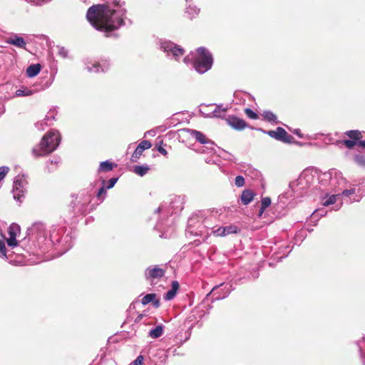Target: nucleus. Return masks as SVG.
I'll return each mask as SVG.
<instances>
[{"label":"nucleus","instance_id":"1","mask_svg":"<svg viewBox=\"0 0 365 365\" xmlns=\"http://www.w3.org/2000/svg\"><path fill=\"white\" fill-rule=\"evenodd\" d=\"M125 13V10L119 1L114 0L106 4L92 6L88 10L86 17L96 29L110 31L123 25Z\"/></svg>","mask_w":365,"mask_h":365},{"label":"nucleus","instance_id":"2","mask_svg":"<svg viewBox=\"0 0 365 365\" xmlns=\"http://www.w3.org/2000/svg\"><path fill=\"white\" fill-rule=\"evenodd\" d=\"M61 138L58 131L51 130L42 138L40 143L32 149V155L35 158L47 155L54 151L60 143Z\"/></svg>","mask_w":365,"mask_h":365},{"label":"nucleus","instance_id":"3","mask_svg":"<svg viewBox=\"0 0 365 365\" xmlns=\"http://www.w3.org/2000/svg\"><path fill=\"white\" fill-rule=\"evenodd\" d=\"M195 69L200 73H204L210 69L212 64V58L210 53L203 48H199L195 53H191Z\"/></svg>","mask_w":365,"mask_h":365},{"label":"nucleus","instance_id":"4","mask_svg":"<svg viewBox=\"0 0 365 365\" xmlns=\"http://www.w3.org/2000/svg\"><path fill=\"white\" fill-rule=\"evenodd\" d=\"M14 197L18 200H20L21 197H22L26 192V185L27 184V181L24 176H17L15 178L14 182Z\"/></svg>","mask_w":365,"mask_h":365},{"label":"nucleus","instance_id":"5","mask_svg":"<svg viewBox=\"0 0 365 365\" xmlns=\"http://www.w3.org/2000/svg\"><path fill=\"white\" fill-rule=\"evenodd\" d=\"M160 47L165 52L168 53V55L171 53L176 59L184 53L182 48L177 46L170 41L162 42Z\"/></svg>","mask_w":365,"mask_h":365},{"label":"nucleus","instance_id":"6","mask_svg":"<svg viewBox=\"0 0 365 365\" xmlns=\"http://www.w3.org/2000/svg\"><path fill=\"white\" fill-rule=\"evenodd\" d=\"M9 237L6 238L7 245L14 247L18 245L16 237L20 234V227L16 224H11L8 229Z\"/></svg>","mask_w":365,"mask_h":365},{"label":"nucleus","instance_id":"7","mask_svg":"<svg viewBox=\"0 0 365 365\" xmlns=\"http://www.w3.org/2000/svg\"><path fill=\"white\" fill-rule=\"evenodd\" d=\"M267 133L269 136L285 143H290L293 138L291 135L287 134L284 128L281 127H278L276 130H269Z\"/></svg>","mask_w":365,"mask_h":365},{"label":"nucleus","instance_id":"8","mask_svg":"<svg viewBox=\"0 0 365 365\" xmlns=\"http://www.w3.org/2000/svg\"><path fill=\"white\" fill-rule=\"evenodd\" d=\"M151 143L148 140H143L136 148L135 151L133 152L132 156H131V160L133 162L137 161V160L140 157L143 152L146 150L149 149L151 147Z\"/></svg>","mask_w":365,"mask_h":365},{"label":"nucleus","instance_id":"9","mask_svg":"<svg viewBox=\"0 0 365 365\" xmlns=\"http://www.w3.org/2000/svg\"><path fill=\"white\" fill-rule=\"evenodd\" d=\"M227 123L232 128L239 130H243L247 126V123L244 120L234 116L230 117L227 119Z\"/></svg>","mask_w":365,"mask_h":365},{"label":"nucleus","instance_id":"10","mask_svg":"<svg viewBox=\"0 0 365 365\" xmlns=\"http://www.w3.org/2000/svg\"><path fill=\"white\" fill-rule=\"evenodd\" d=\"M164 274V271L157 267H149L145 271V277L148 279L161 277Z\"/></svg>","mask_w":365,"mask_h":365},{"label":"nucleus","instance_id":"11","mask_svg":"<svg viewBox=\"0 0 365 365\" xmlns=\"http://www.w3.org/2000/svg\"><path fill=\"white\" fill-rule=\"evenodd\" d=\"M190 135H192L196 140L199 141L202 144H210V145H213V143L208 138L205 137L204 134L197 131V130H189Z\"/></svg>","mask_w":365,"mask_h":365},{"label":"nucleus","instance_id":"12","mask_svg":"<svg viewBox=\"0 0 365 365\" xmlns=\"http://www.w3.org/2000/svg\"><path fill=\"white\" fill-rule=\"evenodd\" d=\"M6 42L19 48H24L26 46L24 39L17 35L10 36L6 39Z\"/></svg>","mask_w":365,"mask_h":365},{"label":"nucleus","instance_id":"13","mask_svg":"<svg viewBox=\"0 0 365 365\" xmlns=\"http://www.w3.org/2000/svg\"><path fill=\"white\" fill-rule=\"evenodd\" d=\"M41 65L38 63L32 64L29 66L26 69V75L29 78H33L37 76L41 71Z\"/></svg>","mask_w":365,"mask_h":365},{"label":"nucleus","instance_id":"14","mask_svg":"<svg viewBox=\"0 0 365 365\" xmlns=\"http://www.w3.org/2000/svg\"><path fill=\"white\" fill-rule=\"evenodd\" d=\"M171 287V289L165 294V299L166 300H171L175 297L177 291L179 289V284L178 282L173 281L172 282Z\"/></svg>","mask_w":365,"mask_h":365},{"label":"nucleus","instance_id":"15","mask_svg":"<svg viewBox=\"0 0 365 365\" xmlns=\"http://www.w3.org/2000/svg\"><path fill=\"white\" fill-rule=\"evenodd\" d=\"M254 197V193L248 190H244L241 195V200L244 205L249 204Z\"/></svg>","mask_w":365,"mask_h":365},{"label":"nucleus","instance_id":"16","mask_svg":"<svg viewBox=\"0 0 365 365\" xmlns=\"http://www.w3.org/2000/svg\"><path fill=\"white\" fill-rule=\"evenodd\" d=\"M34 93V91L26 87H22L16 90L15 95L16 96H29Z\"/></svg>","mask_w":365,"mask_h":365},{"label":"nucleus","instance_id":"17","mask_svg":"<svg viewBox=\"0 0 365 365\" xmlns=\"http://www.w3.org/2000/svg\"><path fill=\"white\" fill-rule=\"evenodd\" d=\"M163 333V327L160 325L156 327L155 329H153L150 331L149 335L153 339H156L160 337Z\"/></svg>","mask_w":365,"mask_h":365},{"label":"nucleus","instance_id":"18","mask_svg":"<svg viewBox=\"0 0 365 365\" xmlns=\"http://www.w3.org/2000/svg\"><path fill=\"white\" fill-rule=\"evenodd\" d=\"M113 168V164L109 161H104L101 163L98 170L100 172H108Z\"/></svg>","mask_w":365,"mask_h":365},{"label":"nucleus","instance_id":"19","mask_svg":"<svg viewBox=\"0 0 365 365\" xmlns=\"http://www.w3.org/2000/svg\"><path fill=\"white\" fill-rule=\"evenodd\" d=\"M149 170V168L147 165L135 166L134 168V173L140 176H143Z\"/></svg>","mask_w":365,"mask_h":365},{"label":"nucleus","instance_id":"20","mask_svg":"<svg viewBox=\"0 0 365 365\" xmlns=\"http://www.w3.org/2000/svg\"><path fill=\"white\" fill-rule=\"evenodd\" d=\"M339 195H331V196L328 197L327 199H324L323 202V205L324 206H328L330 205H332L335 203L339 198Z\"/></svg>","mask_w":365,"mask_h":365},{"label":"nucleus","instance_id":"21","mask_svg":"<svg viewBox=\"0 0 365 365\" xmlns=\"http://www.w3.org/2000/svg\"><path fill=\"white\" fill-rule=\"evenodd\" d=\"M346 134L350 139L356 141L361 138V133L358 130H349Z\"/></svg>","mask_w":365,"mask_h":365},{"label":"nucleus","instance_id":"22","mask_svg":"<svg viewBox=\"0 0 365 365\" xmlns=\"http://www.w3.org/2000/svg\"><path fill=\"white\" fill-rule=\"evenodd\" d=\"M264 118L269 122L275 121L277 119L276 115L270 111H264L262 113Z\"/></svg>","mask_w":365,"mask_h":365},{"label":"nucleus","instance_id":"23","mask_svg":"<svg viewBox=\"0 0 365 365\" xmlns=\"http://www.w3.org/2000/svg\"><path fill=\"white\" fill-rule=\"evenodd\" d=\"M155 298V294H148L144 296L142 299V303L143 304H147L154 300Z\"/></svg>","mask_w":365,"mask_h":365},{"label":"nucleus","instance_id":"24","mask_svg":"<svg viewBox=\"0 0 365 365\" xmlns=\"http://www.w3.org/2000/svg\"><path fill=\"white\" fill-rule=\"evenodd\" d=\"M99 67H100V65L99 63H93L92 64V67L88 66L87 68H88V70L90 71V72H99L100 70H99ZM101 71H105V68H103V66H101Z\"/></svg>","mask_w":365,"mask_h":365},{"label":"nucleus","instance_id":"25","mask_svg":"<svg viewBox=\"0 0 365 365\" xmlns=\"http://www.w3.org/2000/svg\"><path fill=\"white\" fill-rule=\"evenodd\" d=\"M225 227V232H226V235H229V234H235V233H237L238 232V227L235 225H230V226H227V227Z\"/></svg>","mask_w":365,"mask_h":365},{"label":"nucleus","instance_id":"26","mask_svg":"<svg viewBox=\"0 0 365 365\" xmlns=\"http://www.w3.org/2000/svg\"><path fill=\"white\" fill-rule=\"evenodd\" d=\"M199 9L196 8L195 6L190 5L187 8V13L190 15L191 17H193L195 15L197 14Z\"/></svg>","mask_w":365,"mask_h":365},{"label":"nucleus","instance_id":"27","mask_svg":"<svg viewBox=\"0 0 365 365\" xmlns=\"http://www.w3.org/2000/svg\"><path fill=\"white\" fill-rule=\"evenodd\" d=\"M340 143H341L343 145H344L348 148H351L356 144V141L354 140H351V139L344 140L341 141Z\"/></svg>","mask_w":365,"mask_h":365},{"label":"nucleus","instance_id":"28","mask_svg":"<svg viewBox=\"0 0 365 365\" xmlns=\"http://www.w3.org/2000/svg\"><path fill=\"white\" fill-rule=\"evenodd\" d=\"M225 227H219L218 229H217L216 230H215L213 232L214 234L216 235V236H218V237H224V236H226V232H225Z\"/></svg>","mask_w":365,"mask_h":365},{"label":"nucleus","instance_id":"29","mask_svg":"<svg viewBox=\"0 0 365 365\" xmlns=\"http://www.w3.org/2000/svg\"><path fill=\"white\" fill-rule=\"evenodd\" d=\"M245 112L250 118L257 119L258 118V115L250 108H246Z\"/></svg>","mask_w":365,"mask_h":365},{"label":"nucleus","instance_id":"30","mask_svg":"<svg viewBox=\"0 0 365 365\" xmlns=\"http://www.w3.org/2000/svg\"><path fill=\"white\" fill-rule=\"evenodd\" d=\"M271 204V199L268 197H263L262 199V207H263V209H266Z\"/></svg>","mask_w":365,"mask_h":365},{"label":"nucleus","instance_id":"31","mask_svg":"<svg viewBox=\"0 0 365 365\" xmlns=\"http://www.w3.org/2000/svg\"><path fill=\"white\" fill-rule=\"evenodd\" d=\"M9 168L6 166L0 168V181L4 178L6 173L9 172Z\"/></svg>","mask_w":365,"mask_h":365},{"label":"nucleus","instance_id":"32","mask_svg":"<svg viewBox=\"0 0 365 365\" xmlns=\"http://www.w3.org/2000/svg\"><path fill=\"white\" fill-rule=\"evenodd\" d=\"M245 184V180L242 176H237L235 178V185L237 187H242Z\"/></svg>","mask_w":365,"mask_h":365},{"label":"nucleus","instance_id":"33","mask_svg":"<svg viewBox=\"0 0 365 365\" xmlns=\"http://www.w3.org/2000/svg\"><path fill=\"white\" fill-rule=\"evenodd\" d=\"M0 253L4 256L6 255V247L4 242L0 240Z\"/></svg>","mask_w":365,"mask_h":365},{"label":"nucleus","instance_id":"34","mask_svg":"<svg viewBox=\"0 0 365 365\" xmlns=\"http://www.w3.org/2000/svg\"><path fill=\"white\" fill-rule=\"evenodd\" d=\"M118 179L117 178H111L108 180V185H107V188L108 189H110V188H112L115 184L116 183Z\"/></svg>","mask_w":365,"mask_h":365},{"label":"nucleus","instance_id":"35","mask_svg":"<svg viewBox=\"0 0 365 365\" xmlns=\"http://www.w3.org/2000/svg\"><path fill=\"white\" fill-rule=\"evenodd\" d=\"M143 362V357L142 356H139L137 359L133 362L132 365H142Z\"/></svg>","mask_w":365,"mask_h":365},{"label":"nucleus","instance_id":"36","mask_svg":"<svg viewBox=\"0 0 365 365\" xmlns=\"http://www.w3.org/2000/svg\"><path fill=\"white\" fill-rule=\"evenodd\" d=\"M354 192H355L354 189L345 190L342 192V195L348 196V195L354 194Z\"/></svg>","mask_w":365,"mask_h":365},{"label":"nucleus","instance_id":"37","mask_svg":"<svg viewBox=\"0 0 365 365\" xmlns=\"http://www.w3.org/2000/svg\"><path fill=\"white\" fill-rule=\"evenodd\" d=\"M158 150L161 153L163 154V155H167L168 154V152L166 151L165 149H164L163 147H158Z\"/></svg>","mask_w":365,"mask_h":365},{"label":"nucleus","instance_id":"38","mask_svg":"<svg viewBox=\"0 0 365 365\" xmlns=\"http://www.w3.org/2000/svg\"><path fill=\"white\" fill-rule=\"evenodd\" d=\"M59 53L63 56L66 57L67 56V52L64 48H61L59 51Z\"/></svg>","mask_w":365,"mask_h":365},{"label":"nucleus","instance_id":"39","mask_svg":"<svg viewBox=\"0 0 365 365\" xmlns=\"http://www.w3.org/2000/svg\"><path fill=\"white\" fill-rule=\"evenodd\" d=\"M212 116L214 117H221V115L218 113L217 109L214 110L212 112Z\"/></svg>","mask_w":365,"mask_h":365},{"label":"nucleus","instance_id":"40","mask_svg":"<svg viewBox=\"0 0 365 365\" xmlns=\"http://www.w3.org/2000/svg\"><path fill=\"white\" fill-rule=\"evenodd\" d=\"M36 125L38 129L43 130V123H36Z\"/></svg>","mask_w":365,"mask_h":365},{"label":"nucleus","instance_id":"41","mask_svg":"<svg viewBox=\"0 0 365 365\" xmlns=\"http://www.w3.org/2000/svg\"><path fill=\"white\" fill-rule=\"evenodd\" d=\"M106 191H105V189L103 187L101 188V190H99L98 192V196L102 195L103 193H104Z\"/></svg>","mask_w":365,"mask_h":365},{"label":"nucleus","instance_id":"42","mask_svg":"<svg viewBox=\"0 0 365 365\" xmlns=\"http://www.w3.org/2000/svg\"><path fill=\"white\" fill-rule=\"evenodd\" d=\"M264 210H265V209H263V207L261 206V209H260V211H259V216H262V215L263 214Z\"/></svg>","mask_w":365,"mask_h":365},{"label":"nucleus","instance_id":"43","mask_svg":"<svg viewBox=\"0 0 365 365\" xmlns=\"http://www.w3.org/2000/svg\"><path fill=\"white\" fill-rule=\"evenodd\" d=\"M359 145L361 147L365 148V141H359Z\"/></svg>","mask_w":365,"mask_h":365},{"label":"nucleus","instance_id":"44","mask_svg":"<svg viewBox=\"0 0 365 365\" xmlns=\"http://www.w3.org/2000/svg\"><path fill=\"white\" fill-rule=\"evenodd\" d=\"M189 60H190V56H187V57H185V58H184V61H185L186 63H187V61H188Z\"/></svg>","mask_w":365,"mask_h":365},{"label":"nucleus","instance_id":"45","mask_svg":"<svg viewBox=\"0 0 365 365\" xmlns=\"http://www.w3.org/2000/svg\"><path fill=\"white\" fill-rule=\"evenodd\" d=\"M294 133L299 135L298 130H294Z\"/></svg>","mask_w":365,"mask_h":365},{"label":"nucleus","instance_id":"46","mask_svg":"<svg viewBox=\"0 0 365 365\" xmlns=\"http://www.w3.org/2000/svg\"><path fill=\"white\" fill-rule=\"evenodd\" d=\"M146 134H150V135H153V133H152V131H148V132H147V133H145V135H146Z\"/></svg>","mask_w":365,"mask_h":365},{"label":"nucleus","instance_id":"47","mask_svg":"<svg viewBox=\"0 0 365 365\" xmlns=\"http://www.w3.org/2000/svg\"><path fill=\"white\" fill-rule=\"evenodd\" d=\"M146 134H150V135H153V133H152V131H148V132H147V133H145V135H146Z\"/></svg>","mask_w":365,"mask_h":365},{"label":"nucleus","instance_id":"48","mask_svg":"<svg viewBox=\"0 0 365 365\" xmlns=\"http://www.w3.org/2000/svg\"><path fill=\"white\" fill-rule=\"evenodd\" d=\"M48 120V117L46 116V118L44 119V120Z\"/></svg>","mask_w":365,"mask_h":365}]
</instances>
